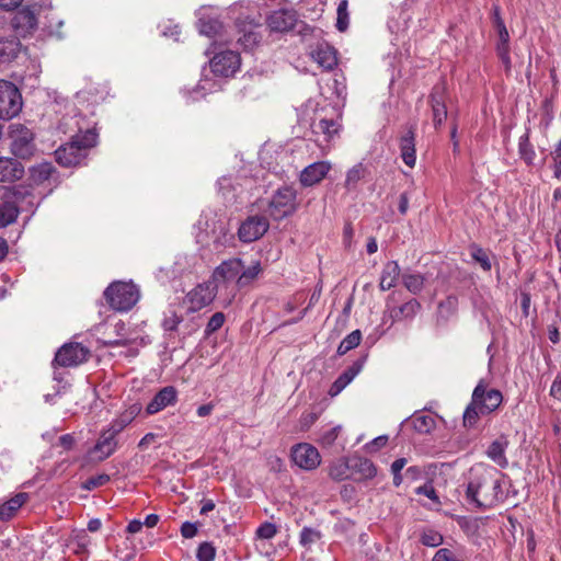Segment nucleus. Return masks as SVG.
I'll use <instances>...</instances> for the list:
<instances>
[{
  "label": "nucleus",
  "mask_w": 561,
  "mask_h": 561,
  "mask_svg": "<svg viewBox=\"0 0 561 561\" xmlns=\"http://www.w3.org/2000/svg\"><path fill=\"white\" fill-rule=\"evenodd\" d=\"M296 191L290 186L278 188L268 204V214L276 220L291 215L296 208Z\"/></svg>",
  "instance_id": "obj_7"
},
{
  "label": "nucleus",
  "mask_w": 561,
  "mask_h": 561,
  "mask_svg": "<svg viewBox=\"0 0 561 561\" xmlns=\"http://www.w3.org/2000/svg\"><path fill=\"white\" fill-rule=\"evenodd\" d=\"M119 432L115 430L112 425L108 428L103 431L91 449L90 454L95 455L98 460H104L110 457L117 447L116 436Z\"/></svg>",
  "instance_id": "obj_17"
},
{
  "label": "nucleus",
  "mask_w": 561,
  "mask_h": 561,
  "mask_svg": "<svg viewBox=\"0 0 561 561\" xmlns=\"http://www.w3.org/2000/svg\"><path fill=\"white\" fill-rule=\"evenodd\" d=\"M291 458L299 468L305 470H313L321 462L318 449L308 443L294 446L291 449Z\"/></svg>",
  "instance_id": "obj_15"
},
{
  "label": "nucleus",
  "mask_w": 561,
  "mask_h": 561,
  "mask_svg": "<svg viewBox=\"0 0 561 561\" xmlns=\"http://www.w3.org/2000/svg\"><path fill=\"white\" fill-rule=\"evenodd\" d=\"M420 541L427 547H438L443 543V536L434 529L427 528L424 529L420 536Z\"/></svg>",
  "instance_id": "obj_44"
},
{
  "label": "nucleus",
  "mask_w": 561,
  "mask_h": 561,
  "mask_svg": "<svg viewBox=\"0 0 561 561\" xmlns=\"http://www.w3.org/2000/svg\"><path fill=\"white\" fill-rule=\"evenodd\" d=\"M550 394L561 401V371L556 376L551 388H550Z\"/></svg>",
  "instance_id": "obj_62"
},
{
  "label": "nucleus",
  "mask_w": 561,
  "mask_h": 561,
  "mask_svg": "<svg viewBox=\"0 0 561 561\" xmlns=\"http://www.w3.org/2000/svg\"><path fill=\"white\" fill-rule=\"evenodd\" d=\"M225 320H226V317L222 312L214 313L207 323L205 333L207 335H210L211 333L216 332L217 330H219L222 327V324L225 323Z\"/></svg>",
  "instance_id": "obj_54"
},
{
  "label": "nucleus",
  "mask_w": 561,
  "mask_h": 561,
  "mask_svg": "<svg viewBox=\"0 0 561 561\" xmlns=\"http://www.w3.org/2000/svg\"><path fill=\"white\" fill-rule=\"evenodd\" d=\"M240 56L232 50H225L216 54L210 60V68L214 75L230 77L240 67Z\"/></svg>",
  "instance_id": "obj_14"
},
{
  "label": "nucleus",
  "mask_w": 561,
  "mask_h": 561,
  "mask_svg": "<svg viewBox=\"0 0 561 561\" xmlns=\"http://www.w3.org/2000/svg\"><path fill=\"white\" fill-rule=\"evenodd\" d=\"M400 275V267L397 262L391 261L385 264L380 277V289L389 290L394 287Z\"/></svg>",
  "instance_id": "obj_32"
},
{
  "label": "nucleus",
  "mask_w": 561,
  "mask_h": 561,
  "mask_svg": "<svg viewBox=\"0 0 561 561\" xmlns=\"http://www.w3.org/2000/svg\"><path fill=\"white\" fill-rule=\"evenodd\" d=\"M320 538V531L313 528L305 527L300 533V543L306 548H310Z\"/></svg>",
  "instance_id": "obj_49"
},
{
  "label": "nucleus",
  "mask_w": 561,
  "mask_h": 561,
  "mask_svg": "<svg viewBox=\"0 0 561 561\" xmlns=\"http://www.w3.org/2000/svg\"><path fill=\"white\" fill-rule=\"evenodd\" d=\"M261 264L255 262L251 266L247 268H242L241 273H239L238 277V287H244L249 285L256 276L261 273Z\"/></svg>",
  "instance_id": "obj_41"
},
{
  "label": "nucleus",
  "mask_w": 561,
  "mask_h": 561,
  "mask_svg": "<svg viewBox=\"0 0 561 561\" xmlns=\"http://www.w3.org/2000/svg\"><path fill=\"white\" fill-rule=\"evenodd\" d=\"M553 160V174L558 180L561 179V139L557 142L553 151L551 152Z\"/></svg>",
  "instance_id": "obj_55"
},
{
  "label": "nucleus",
  "mask_w": 561,
  "mask_h": 561,
  "mask_svg": "<svg viewBox=\"0 0 561 561\" xmlns=\"http://www.w3.org/2000/svg\"><path fill=\"white\" fill-rule=\"evenodd\" d=\"M217 89V83L209 78H204L199 81L196 89L192 92L191 99L193 101H197L199 98L206 95L207 92L215 91Z\"/></svg>",
  "instance_id": "obj_43"
},
{
  "label": "nucleus",
  "mask_w": 561,
  "mask_h": 561,
  "mask_svg": "<svg viewBox=\"0 0 561 561\" xmlns=\"http://www.w3.org/2000/svg\"><path fill=\"white\" fill-rule=\"evenodd\" d=\"M12 25L21 33H28L35 30L37 26L36 12L31 8H23L14 15Z\"/></svg>",
  "instance_id": "obj_25"
},
{
  "label": "nucleus",
  "mask_w": 561,
  "mask_h": 561,
  "mask_svg": "<svg viewBox=\"0 0 561 561\" xmlns=\"http://www.w3.org/2000/svg\"><path fill=\"white\" fill-rule=\"evenodd\" d=\"M232 239L233 236L230 233L224 220L214 222L211 232L208 233L206 231L205 238L203 234L198 236V242L209 247L213 251H220L222 248L227 247Z\"/></svg>",
  "instance_id": "obj_13"
},
{
  "label": "nucleus",
  "mask_w": 561,
  "mask_h": 561,
  "mask_svg": "<svg viewBox=\"0 0 561 561\" xmlns=\"http://www.w3.org/2000/svg\"><path fill=\"white\" fill-rule=\"evenodd\" d=\"M24 174L23 165L12 158L0 157V182L20 180Z\"/></svg>",
  "instance_id": "obj_24"
},
{
  "label": "nucleus",
  "mask_w": 561,
  "mask_h": 561,
  "mask_svg": "<svg viewBox=\"0 0 561 561\" xmlns=\"http://www.w3.org/2000/svg\"><path fill=\"white\" fill-rule=\"evenodd\" d=\"M503 397L499 390L486 389L483 380L476 386L470 404L463 412L465 426L477 424L480 415H486L495 411L502 403Z\"/></svg>",
  "instance_id": "obj_2"
},
{
  "label": "nucleus",
  "mask_w": 561,
  "mask_h": 561,
  "mask_svg": "<svg viewBox=\"0 0 561 561\" xmlns=\"http://www.w3.org/2000/svg\"><path fill=\"white\" fill-rule=\"evenodd\" d=\"M98 135L88 129L83 134L72 137L69 144L59 147L55 151L57 162L62 167H73L85 159L88 150L95 146Z\"/></svg>",
  "instance_id": "obj_3"
},
{
  "label": "nucleus",
  "mask_w": 561,
  "mask_h": 561,
  "mask_svg": "<svg viewBox=\"0 0 561 561\" xmlns=\"http://www.w3.org/2000/svg\"><path fill=\"white\" fill-rule=\"evenodd\" d=\"M22 110V96L18 88L5 80H0V119H11Z\"/></svg>",
  "instance_id": "obj_8"
},
{
  "label": "nucleus",
  "mask_w": 561,
  "mask_h": 561,
  "mask_svg": "<svg viewBox=\"0 0 561 561\" xmlns=\"http://www.w3.org/2000/svg\"><path fill=\"white\" fill-rule=\"evenodd\" d=\"M318 420L317 413H304L298 421V430L301 432L308 431Z\"/></svg>",
  "instance_id": "obj_58"
},
{
  "label": "nucleus",
  "mask_w": 561,
  "mask_h": 561,
  "mask_svg": "<svg viewBox=\"0 0 561 561\" xmlns=\"http://www.w3.org/2000/svg\"><path fill=\"white\" fill-rule=\"evenodd\" d=\"M296 22V14L290 10L274 11L267 20L270 28L275 32H287L295 26Z\"/></svg>",
  "instance_id": "obj_21"
},
{
  "label": "nucleus",
  "mask_w": 561,
  "mask_h": 561,
  "mask_svg": "<svg viewBox=\"0 0 561 561\" xmlns=\"http://www.w3.org/2000/svg\"><path fill=\"white\" fill-rule=\"evenodd\" d=\"M141 405L133 403L111 425L119 433L140 413Z\"/></svg>",
  "instance_id": "obj_35"
},
{
  "label": "nucleus",
  "mask_w": 561,
  "mask_h": 561,
  "mask_svg": "<svg viewBox=\"0 0 561 561\" xmlns=\"http://www.w3.org/2000/svg\"><path fill=\"white\" fill-rule=\"evenodd\" d=\"M508 447V439L502 435L493 440L486 449V456L496 463L500 468H506L508 460L506 458V449Z\"/></svg>",
  "instance_id": "obj_22"
},
{
  "label": "nucleus",
  "mask_w": 561,
  "mask_h": 561,
  "mask_svg": "<svg viewBox=\"0 0 561 561\" xmlns=\"http://www.w3.org/2000/svg\"><path fill=\"white\" fill-rule=\"evenodd\" d=\"M28 500L27 493H18L0 505V519L9 520Z\"/></svg>",
  "instance_id": "obj_31"
},
{
  "label": "nucleus",
  "mask_w": 561,
  "mask_h": 561,
  "mask_svg": "<svg viewBox=\"0 0 561 561\" xmlns=\"http://www.w3.org/2000/svg\"><path fill=\"white\" fill-rule=\"evenodd\" d=\"M19 43L15 41H4L0 43V56L3 61L11 60L18 55Z\"/></svg>",
  "instance_id": "obj_48"
},
{
  "label": "nucleus",
  "mask_w": 561,
  "mask_h": 561,
  "mask_svg": "<svg viewBox=\"0 0 561 561\" xmlns=\"http://www.w3.org/2000/svg\"><path fill=\"white\" fill-rule=\"evenodd\" d=\"M104 296L113 309L127 311L139 300V290L131 282H114L106 288Z\"/></svg>",
  "instance_id": "obj_4"
},
{
  "label": "nucleus",
  "mask_w": 561,
  "mask_h": 561,
  "mask_svg": "<svg viewBox=\"0 0 561 561\" xmlns=\"http://www.w3.org/2000/svg\"><path fill=\"white\" fill-rule=\"evenodd\" d=\"M432 561H465V559L453 549L440 548L435 552Z\"/></svg>",
  "instance_id": "obj_50"
},
{
  "label": "nucleus",
  "mask_w": 561,
  "mask_h": 561,
  "mask_svg": "<svg viewBox=\"0 0 561 561\" xmlns=\"http://www.w3.org/2000/svg\"><path fill=\"white\" fill-rule=\"evenodd\" d=\"M518 151H519V156L520 158L528 164V165H531L534 164V161L536 159V152L534 150V147L531 146V144L529 142V137H528V134H524L520 138H519V144H518Z\"/></svg>",
  "instance_id": "obj_37"
},
{
  "label": "nucleus",
  "mask_w": 561,
  "mask_h": 561,
  "mask_svg": "<svg viewBox=\"0 0 561 561\" xmlns=\"http://www.w3.org/2000/svg\"><path fill=\"white\" fill-rule=\"evenodd\" d=\"M276 526L272 523H264L256 530V535L261 539H271L276 535Z\"/></svg>",
  "instance_id": "obj_59"
},
{
  "label": "nucleus",
  "mask_w": 561,
  "mask_h": 561,
  "mask_svg": "<svg viewBox=\"0 0 561 561\" xmlns=\"http://www.w3.org/2000/svg\"><path fill=\"white\" fill-rule=\"evenodd\" d=\"M351 469L360 474L363 479H371L376 476V468L374 463L362 457H354L350 459Z\"/></svg>",
  "instance_id": "obj_33"
},
{
  "label": "nucleus",
  "mask_w": 561,
  "mask_h": 561,
  "mask_svg": "<svg viewBox=\"0 0 561 561\" xmlns=\"http://www.w3.org/2000/svg\"><path fill=\"white\" fill-rule=\"evenodd\" d=\"M54 171V167L49 162H42L37 165H34L31 169V179L35 183H42L48 180Z\"/></svg>",
  "instance_id": "obj_39"
},
{
  "label": "nucleus",
  "mask_w": 561,
  "mask_h": 561,
  "mask_svg": "<svg viewBox=\"0 0 561 561\" xmlns=\"http://www.w3.org/2000/svg\"><path fill=\"white\" fill-rule=\"evenodd\" d=\"M197 26L199 33L208 36L215 37L220 34L222 30V24L219 21L218 9L214 7L203 5L197 10Z\"/></svg>",
  "instance_id": "obj_11"
},
{
  "label": "nucleus",
  "mask_w": 561,
  "mask_h": 561,
  "mask_svg": "<svg viewBox=\"0 0 561 561\" xmlns=\"http://www.w3.org/2000/svg\"><path fill=\"white\" fill-rule=\"evenodd\" d=\"M178 401V391L172 386L162 388L146 407L148 415L156 414L168 407H172Z\"/></svg>",
  "instance_id": "obj_19"
},
{
  "label": "nucleus",
  "mask_w": 561,
  "mask_h": 561,
  "mask_svg": "<svg viewBox=\"0 0 561 561\" xmlns=\"http://www.w3.org/2000/svg\"><path fill=\"white\" fill-rule=\"evenodd\" d=\"M268 221L264 216L248 217L239 228V238L243 242H253L268 230Z\"/></svg>",
  "instance_id": "obj_16"
},
{
  "label": "nucleus",
  "mask_w": 561,
  "mask_h": 561,
  "mask_svg": "<svg viewBox=\"0 0 561 561\" xmlns=\"http://www.w3.org/2000/svg\"><path fill=\"white\" fill-rule=\"evenodd\" d=\"M467 500L479 507H493L503 500L502 473L488 465L478 463L469 471Z\"/></svg>",
  "instance_id": "obj_1"
},
{
  "label": "nucleus",
  "mask_w": 561,
  "mask_h": 561,
  "mask_svg": "<svg viewBox=\"0 0 561 561\" xmlns=\"http://www.w3.org/2000/svg\"><path fill=\"white\" fill-rule=\"evenodd\" d=\"M73 542L76 543V552L82 553L87 551L88 546L90 545L91 540L87 533L84 530L79 531L73 537Z\"/></svg>",
  "instance_id": "obj_56"
},
{
  "label": "nucleus",
  "mask_w": 561,
  "mask_h": 561,
  "mask_svg": "<svg viewBox=\"0 0 561 561\" xmlns=\"http://www.w3.org/2000/svg\"><path fill=\"white\" fill-rule=\"evenodd\" d=\"M364 359L354 362L339 378L333 382L329 390L331 397L337 396L362 370Z\"/></svg>",
  "instance_id": "obj_23"
},
{
  "label": "nucleus",
  "mask_w": 561,
  "mask_h": 561,
  "mask_svg": "<svg viewBox=\"0 0 561 561\" xmlns=\"http://www.w3.org/2000/svg\"><path fill=\"white\" fill-rule=\"evenodd\" d=\"M181 534L184 538H193L197 534V526L193 523L185 522L181 527Z\"/></svg>",
  "instance_id": "obj_63"
},
{
  "label": "nucleus",
  "mask_w": 561,
  "mask_h": 561,
  "mask_svg": "<svg viewBox=\"0 0 561 561\" xmlns=\"http://www.w3.org/2000/svg\"><path fill=\"white\" fill-rule=\"evenodd\" d=\"M341 431V426L332 427L321 435L320 443L324 446H331L337 438Z\"/></svg>",
  "instance_id": "obj_60"
},
{
  "label": "nucleus",
  "mask_w": 561,
  "mask_h": 561,
  "mask_svg": "<svg viewBox=\"0 0 561 561\" xmlns=\"http://www.w3.org/2000/svg\"><path fill=\"white\" fill-rule=\"evenodd\" d=\"M347 8H348L347 0H341L339 2V4H337V9H336V14H337V18H336V28L340 32H344L348 27L350 16H348Z\"/></svg>",
  "instance_id": "obj_42"
},
{
  "label": "nucleus",
  "mask_w": 561,
  "mask_h": 561,
  "mask_svg": "<svg viewBox=\"0 0 561 561\" xmlns=\"http://www.w3.org/2000/svg\"><path fill=\"white\" fill-rule=\"evenodd\" d=\"M351 469V461L340 459L330 467V476L335 480H343L347 477Z\"/></svg>",
  "instance_id": "obj_46"
},
{
  "label": "nucleus",
  "mask_w": 561,
  "mask_h": 561,
  "mask_svg": "<svg viewBox=\"0 0 561 561\" xmlns=\"http://www.w3.org/2000/svg\"><path fill=\"white\" fill-rule=\"evenodd\" d=\"M260 33L256 30L251 28L250 31L244 32V34L238 38V42L244 47V49H252L260 42Z\"/></svg>",
  "instance_id": "obj_51"
},
{
  "label": "nucleus",
  "mask_w": 561,
  "mask_h": 561,
  "mask_svg": "<svg viewBox=\"0 0 561 561\" xmlns=\"http://www.w3.org/2000/svg\"><path fill=\"white\" fill-rule=\"evenodd\" d=\"M311 58L323 69L331 70L337 64L336 51L328 43H320L310 51Z\"/></svg>",
  "instance_id": "obj_20"
},
{
  "label": "nucleus",
  "mask_w": 561,
  "mask_h": 561,
  "mask_svg": "<svg viewBox=\"0 0 561 561\" xmlns=\"http://www.w3.org/2000/svg\"><path fill=\"white\" fill-rule=\"evenodd\" d=\"M362 340V333L359 330H354L348 335H346L337 347L339 355H344L351 350L357 347Z\"/></svg>",
  "instance_id": "obj_38"
},
{
  "label": "nucleus",
  "mask_w": 561,
  "mask_h": 561,
  "mask_svg": "<svg viewBox=\"0 0 561 561\" xmlns=\"http://www.w3.org/2000/svg\"><path fill=\"white\" fill-rule=\"evenodd\" d=\"M242 268L243 264L240 259H230L217 266L213 273L210 283H213L217 290L222 288L229 289L230 285H232L229 290L230 298L228 302H231V299L236 295V290L238 288V277Z\"/></svg>",
  "instance_id": "obj_5"
},
{
  "label": "nucleus",
  "mask_w": 561,
  "mask_h": 561,
  "mask_svg": "<svg viewBox=\"0 0 561 561\" xmlns=\"http://www.w3.org/2000/svg\"><path fill=\"white\" fill-rule=\"evenodd\" d=\"M312 133L322 137L323 141L329 142L337 135L340 129V124L335 119L321 118L318 122H313L311 125Z\"/></svg>",
  "instance_id": "obj_28"
},
{
  "label": "nucleus",
  "mask_w": 561,
  "mask_h": 561,
  "mask_svg": "<svg viewBox=\"0 0 561 561\" xmlns=\"http://www.w3.org/2000/svg\"><path fill=\"white\" fill-rule=\"evenodd\" d=\"M216 554V550L209 542H203L199 545L197 549V560L198 561H214Z\"/></svg>",
  "instance_id": "obj_53"
},
{
  "label": "nucleus",
  "mask_w": 561,
  "mask_h": 561,
  "mask_svg": "<svg viewBox=\"0 0 561 561\" xmlns=\"http://www.w3.org/2000/svg\"><path fill=\"white\" fill-rule=\"evenodd\" d=\"M23 0H0V8L7 11L16 9Z\"/></svg>",
  "instance_id": "obj_64"
},
{
  "label": "nucleus",
  "mask_w": 561,
  "mask_h": 561,
  "mask_svg": "<svg viewBox=\"0 0 561 561\" xmlns=\"http://www.w3.org/2000/svg\"><path fill=\"white\" fill-rule=\"evenodd\" d=\"M108 481H110V476L108 474H105V473L99 474L96 477L89 478L83 483V488L85 490H93L95 488H99V486H102V485L106 484Z\"/></svg>",
  "instance_id": "obj_57"
},
{
  "label": "nucleus",
  "mask_w": 561,
  "mask_h": 561,
  "mask_svg": "<svg viewBox=\"0 0 561 561\" xmlns=\"http://www.w3.org/2000/svg\"><path fill=\"white\" fill-rule=\"evenodd\" d=\"M470 252H471V257L480 264V266L489 272L492 267V264H491V261H490V257H489V254L486 253L485 250H483L482 248L478 247V245H472L471 249H470Z\"/></svg>",
  "instance_id": "obj_47"
},
{
  "label": "nucleus",
  "mask_w": 561,
  "mask_h": 561,
  "mask_svg": "<svg viewBox=\"0 0 561 561\" xmlns=\"http://www.w3.org/2000/svg\"><path fill=\"white\" fill-rule=\"evenodd\" d=\"M331 170L329 161H318L306 167L299 175V182L305 187L320 183Z\"/></svg>",
  "instance_id": "obj_18"
},
{
  "label": "nucleus",
  "mask_w": 561,
  "mask_h": 561,
  "mask_svg": "<svg viewBox=\"0 0 561 561\" xmlns=\"http://www.w3.org/2000/svg\"><path fill=\"white\" fill-rule=\"evenodd\" d=\"M27 195V191L14 188L5 196V199L0 204V227H7L15 221L19 215V206Z\"/></svg>",
  "instance_id": "obj_10"
},
{
  "label": "nucleus",
  "mask_w": 561,
  "mask_h": 561,
  "mask_svg": "<svg viewBox=\"0 0 561 561\" xmlns=\"http://www.w3.org/2000/svg\"><path fill=\"white\" fill-rule=\"evenodd\" d=\"M366 168L363 163H357L351 168L346 173L345 187L347 190L354 188L357 183L365 176Z\"/></svg>",
  "instance_id": "obj_40"
},
{
  "label": "nucleus",
  "mask_w": 561,
  "mask_h": 561,
  "mask_svg": "<svg viewBox=\"0 0 561 561\" xmlns=\"http://www.w3.org/2000/svg\"><path fill=\"white\" fill-rule=\"evenodd\" d=\"M216 291L218 290L210 282L197 285L186 295L184 304L190 311H198L214 300Z\"/></svg>",
  "instance_id": "obj_12"
},
{
  "label": "nucleus",
  "mask_w": 561,
  "mask_h": 561,
  "mask_svg": "<svg viewBox=\"0 0 561 561\" xmlns=\"http://www.w3.org/2000/svg\"><path fill=\"white\" fill-rule=\"evenodd\" d=\"M219 191L224 199L229 204H234L237 202H242L243 191L239 190V184H234L232 179L229 176H222L218 181Z\"/></svg>",
  "instance_id": "obj_30"
},
{
  "label": "nucleus",
  "mask_w": 561,
  "mask_h": 561,
  "mask_svg": "<svg viewBox=\"0 0 561 561\" xmlns=\"http://www.w3.org/2000/svg\"><path fill=\"white\" fill-rule=\"evenodd\" d=\"M11 152L22 159L32 157L35 152L34 134L22 124H11L9 127Z\"/></svg>",
  "instance_id": "obj_6"
},
{
  "label": "nucleus",
  "mask_w": 561,
  "mask_h": 561,
  "mask_svg": "<svg viewBox=\"0 0 561 561\" xmlns=\"http://www.w3.org/2000/svg\"><path fill=\"white\" fill-rule=\"evenodd\" d=\"M400 150L403 162L413 168L416 161L413 127H410L400 138Z\"/></svg>",
  "instance_id": "obj_26"
},
{
  "label": "nucleus",
  "mask_w": 561,
  "mask_h": 561,
  "mask_svg": "<svg viewBox=\"0 0 561 561\" xmlns=\"http://www.w3.org/2000/svg\"><path fill=\"white\" fill-rule=\"evenodd\" d=\"M403 284L409 291L417 294L423 288L424 277L421 274H404Z\"/></svg>",
  "instance_id": "obj_45"
},
{
  "label": "nucleus",
  "mask_w": 561,
  "mask_h": 561,
  "mask_svg": "<svg viewBox=\"0 0 561 561\" xmlns=\"http://www.w3.org/2000/svg\"><path fill=\"white\" fill-rule=\"evenodd\" d=\"M181 321L182 318L174 310L169 309L164 312L162 327L165 331H174Z\"/></svg>",
  "instance_id": "obj_52"
},
{
  "label": "nucleus",
  "mask_w": 561,
  "mask_h": 561,
  "mask_svg": "<svg viewBox=\"0 0 561 561\" xmlns=\"http://www.w3.org/2000/svg\"><path fill=\"white\" fill-rule=\"evenodd\" d=\"M499 35V43L496 46V53L506 70L511 69L510 58V34L504 23L499 22V26H495Z\"/></svg>",
  "instance_id": "obj_27"
},
{
  "label": "nucleus",
  "mask_w": 561,
  "mask_h": 561,
  "mask_svg": "<svg viewBox=\"0 0 561 561\" xmlns=\"http://www.w3.org/2000/svg\"><path fill=\"white\" fill-rule=\"evenodd\" d=\"M89 355L90 351L80 343H68L58 350L54 363L61 367H73L84 363Z\"/></svg>",
  "instance_id": "obj_9"
},
{
  "label": "nucleus",
  "mask_w": 561,
  "mask_h": 561,
  "mask_svg": "<svg viewBox=\"0 0 561 561\" xmlns=\"http://www.w3.org/2000/svg\"><path fill=\"white\" fill-rule=\"evenodd\" d=\"M443 87H435L431 95L433 122L436 128L439 127L447 117V110L443 100Z\"/></svg>",
  "instance_id": "obj_29"
},
{
  "label": "nucleus",
  "mask_w": 561,
  "mask_h": 561,
  "mask_svg": "<svg viewBox=\"0 0 561 561\" xmlns=\"http://www.w3.org/2000/svg\"><path fill=\"white\" fill-rule=\"evenodd\" d=\"M416 493L425 495L426 497L432 500L436 505H439L438 495L431 484H424L422 486H419L416 489Z\"/></svg>",
  "instance_id": "obj_61"
},
{
  "label": "nucleus",
  "mask_w": 561,
  "mask_h": 561,
  "mask_svg": "<svg viewBox=\"0 0 561 561\" xmlns=\"http://www.w3.org/2000/svg\"><path fill=\"white\" fill-rule=\"evenodd\" d=\"M420 308V304L412 299L398 308L390 311L392 321H401L403 319L413 318Z\"/></svg>",
  "instance_id": "obj_34"
},
{
  "label": "nucleus",
  "mask_w": 561,
  "mask_h": 561,
  "mask_svg": "<svg viewBox=\"0 0 561 561\" xmlns=\"http://www.w3.org/2000/svg\"><path fill=\"white\" fill-rule=\"evenodd\" d=\"M411 423L413 428L421 434L430 433L436 425L434 416L423 413L414 414L411 419Z\"/></svg>",
  "instance_id": "obj_36"
}]
</instances>
